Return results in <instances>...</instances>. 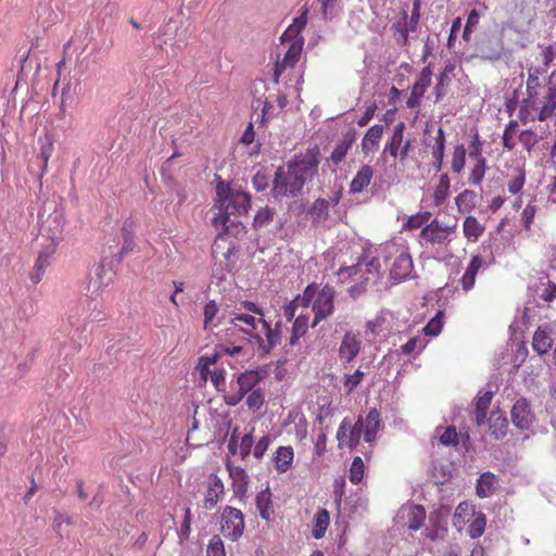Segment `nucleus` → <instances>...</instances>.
I'll list each match as a JSON object with an SVG mask.
<instances>
[{
    "label": "nucleus",
    "mask_w": 556,
    "mask_h": 556,
    "mask_svg": "<svg viewBox=\"0 0 556 556\" xmlns=\"http://www.w3.org/2000/svg\"><path fill=\"white\" fill-rule=\"evenodd\" d=\"M495 482V476L492 472H483L480 478L478 479L476 492L477 495L481 498L488 497L492 490Z\"/></svg>",
    "instance_id": "4c0bfd02"
},
{
    "label": "nucleus",
    "mask_w": 556,
    "mask_h": 556,
    "mask_svg": "<svg viewBox=\"0 0 556 556\" xmlns=\"http://www.w3.org/2000/svg\"><path fill=\"white\" fill-rule=\"evenodd\" d=\"M223 492L224 484L222 480L217 476H211L208 479V489L205 494L204 508L208 510L213 509Z\"/></svg>",
    "instance_id": "b1692460"
},
{
    "label": "nucleus",
    "mask_w": 556,
    "mask_h": 556,
    "mask_svg": "<svg viewBox=\"0 0 556 556\" xmlns=\"http://www.w3.org/2000/svg\"><path fill=\"white\" fill-rule=\"evenodd\" d=\"M318 163L315 154L307 153L301 160L290 162L286 169L279 167L274 179L273 195L279 199L300 194L304 185L316 175Z\"/></svg>",
    "instance_id": "f257e3e1"
},
{
    "label": "nucleus",
    "mask_w": 556,
    "mask_h": 556,
    "mask_svg": "<svg viewBox=\"0 0 556 556\" xmlns=\"http://www.w3.org/2000/svg\"><path fill=\"white\" fill-rule=\"evenodd\" d=\"M445 151V136L442 128H439L438 136L435 138V144L432 148V155L435 160L434 167L439 172L443 165V157Z\"/></svg>",
    "instance_id": "c9c22d12"
},
{
    "label": "nucleus",
    "mask_w": 556,
    "mask_h": 556,
    "mask_svg": "<svg viewBox=\"0 0 556 556\" xmlns=\"http://www.w3.org/2000/svg\"><path fill=\"white\" fill-rule=\"evenodd\" d=\"M476 193L471 190H465L456 199V205L459 212L467 213L475 207Z\"/></svg>",
    "instance_id": "58836bf2"
},
{
    "label": "nucleus",
    "mask_w": 556,
    "mask_h": 556,
    "mask_svg": "<svg viewBox=\"0 0 556 556\" xmlns=\"http://www.w3.org/2000/svg\"><path fill=\"white\" fill-rule=\"evenodd\" d=\"M243 530L244 517L241 510L226 506L222 514L223 534L232 541H237L243 534Z\"/></svg>",
    "instance_id": "6e6552de"
},
{
    "label": "nucleus",
    "mask_w": 556,
    "mask_h": 556,
    "mask_svg": "<svg viewBox=\"0 0 556 556\" xmlns=\"http://www.w3.org/2000/svg\"><path fill=\"white\" fill-rule=\"evenodd\" d=\"M270 492L268 490L262 491L256 496V507L260 511V516L265 519L269 520L270 517Z\"/></svg>",
    "instance_id": "a19ab883"
},
{
    "label": "nucleus",
    "mask_w": 556,
    "mask_h": 556,
    "mask_svg": "<svg viewBox=\"0 0 556 556\" xmlns=\"http://www.w3.org/2000/svg\"><path fill=\"white\" fill-rule=\"evenodd\" d=\"M426 519V510L420 505H415L409 507L408 509V529L412 531L419 530L425 522Z\"/></svg>",
    "instance_id": "f704fd0d"
},
{
    "label": "nucleus",
    "mask_w": 556,
    "mask_h": 556,
    "mask_svg": "<svg viewBox=\"0 0 556 556\" xmlns=\"http://www.w3.org/2000/svg\"><path fill=\"white\" fill-rule=\"evenodd\" d=\"M328 211L329 202L325 199H317L311 207V215L314 222H321L327 218Z\"/></svg>",
    "instance_id": "c03bdc74"
},
{
    "label": "nucleus",
    "mask_w": 556,
    "mask_h": 556,
    "mask_svg": "<svg viewBox=\"0 0 556 556\" xmlns=\"http://www.w3.org/2000/svg\"><path fill=\"white\" fill-rule=\"evenodd\" d=\"M61 14V8L59 0H41L38 9V18L42 21V24L51 25L55 23Z\"/></svg>",
    "instance_id": "6ab92c4d"
},
{
    "label": "nucleus",
    "mask_w": 556,
    "mask_h": 556,
    "mask_svg": "<svg viewBox=\"0 0 556 556\" xmlns=\"http://www.w3.org/2000/svg\"><path fill=\"white\" fill-rule=\"evenodd\" d=\"M448 190H450V179H448L447 174H443L440 177V181L434 190L433 197H434L435 205H441L444 203V201L446 200V198L448 195Z\"/></svg>",
    "instance_id": "79ce46f5"
},
{
    "label": "nucleus",
    "mask_w": 556,
    "mask_h": 556,
    "mask_svg": "<svg viewBox=\"0 0 556 556\" xmlns=\"http://www.w3.org/2000/svg\"><path fill=\"white\" fill-rule=\"evenodd\" d=\"M476 164L472 167L468 181L471 185H480V182L483 180V177L485 175L486 169V161L485 159H479L475 160Z\"/></svg>",
    "instance_id": "de8ad7c7"
},
{
    "label": "nucleus",
    "mask_w": 556,
    "mask_h": 556,
    "mask_svg": "<svg viewBox=\"0 0 556 556\" xmlns=\"http://www.w3.org/2000/svg\"><path fill=\"white\" fill-rule=\"evenodd\" d=\"M114 275L112 267L100 263L87 283V295L93 300L101 296L112 286Z\"/></svg>",
    "instance_id": "0eeeda50"
},
{
    "label": "nucleus",
    "mask_w": 556,
    "mask_h": 556,
    "mask_svg": "<svg viewBox=\"0 0 556 556\" xmlns=\"http://www.w3.org/2000/svg\"><path fill=\"white\" fill-rule=\"evenodd\" d=\"M261 328L257 334H254V342L257 344L258 353L266 355L270 353L281 341L280 327L281 323L278 321L275 328H271L264 318H258Z\"/></svg>",
    "instance_id": "39448f33"
},
{
    "label": "nucleus",
    "mask_w": 556,
    "mask_h": 556,
    "mask_svg": "<svg viewBox=\"0 0 556 556\" xmlns=\"http://www.w3.org/2000/svg\"><path fill=\"white\" fill-rule=\"evenodd\" d=\"M477 49L481 54V58L484 60H498L502 56L503 53V45L501 40H494L492 42L491 40L481 39L477 43Z\"/></svg>",
    "instance_id": "a878e982"
},
{
    "label": "nucleus",
    "mask_w": 556,
    "mask_h": 556,
    "mask_svg": "<svg viewBox=\"0 0 556 556\" xmlns=\"http://www.w3.org/2000/svg\"><path fill=\"white\" fill-rule=\"evenodd\" d=\"M493 393L491 391L479 395L475 403V418L478 426H482L486 421V414L490 407Z\"/></svg>",
    "instance_id": "c85d7f7f"
},
{
    "label": "nucleus",
    "mask_w": 556,
    "mask_h": 556,
    "mask_svg": "<svg viewBox=\"0 0 556 556\" xmlns=\"http://www.w3.org/2000/svg\"><path fill=\"white\" fill-rule=\"evenodd\" d=\"M253 446V437L251 433L245 434L241 438V441L238 446V453L241 455L242 458H245Z\"/></svg>",
    "instance_id": "774afa93"
},
{
    "label": "nucleus",
    "mask_w": 556,
    "mask_h": 556,
    "mask_svg": "<svg viewBox=\"0 0 556 556\" xmlns=\"http://www.w3.org/2000/svg\"><path fill=\"white\" fill-rule=\"evenodd\" d=\"M510 418L515 427L520 430H528L534 421L530 404L526 399L518 400L511 407Z\"/></svg>",
    "instance_id": "9d476101"
},
{
    "label": "nucleus",
    "mask_w": 556,
    "mask_h": 556,
    "mask_svg": "<svg viewBox=\"0 0 556 556\" xmlns=\"http://www.w3.org/2000/svg\"><path fill=\"white\" fill-rule=\"evenodd\" d=\"M229 475L233 480V483L237 486L236 492H244L245 485L248 484V476L241 467H231L228 466Z\"/></svg>",
    "instance_id": "49530a36"
},
{
    "label": "nucleus",
    "mask_w": 556,
    "mask_h": 556,
    "mask_svg": "<svg viewBox=\"0 0 556 556\" xmlns=\"http://www.w3.org/2000/svg\"><path fill=\"white\" fill-rule=\"evenodd\" d=\"M364 475V463L359 456H356L350 468V481L354 484H357L363 479Z\"/></svg>",
    "instance_id": "3c124183"
},
{
    "label": "nucleus",
    "mask_w": 556,
    "mask_h": 556,
    "mask_svg": "<svg viewBox=\"0 0 556 556\" xmlns=\"http://www.w3.org/2000/svg\"><path fill=\"white\" fill-rule=\"evenodd\" d=\"M28 316L21 308H13L7 312L2 323L4 334L14 337L18 331L24 330Z\"/></svg>",
    "instance_id": "ddd939ff"
},
{
    "label": "nucleus",
    "mask_w": 556,
    "mask_h": 556,
    "mask_svg": "<svg viewBox=\"0 0 556 556\" xmlns=\"http://www.w3.org/2000/svg\"><path fill=\"white\" fill-rule=\"evenodd\" d=\"M216 193L219 212L233 214V216H241L248 213L251 205V197L249 193L230 188L223 181L217 185Z\"/></svg>",
    "instance_id": "f03ea898"
},
{
    "label": "nucleus",
    "mask_w": 556,
    "mask_h": 556,
    "mask_svg": "<svg viewBox=\"0 0 556 556\" xmlns=\"http://www.w3.org/2000/svg\"><path fill=\"white\" fill-rule=\"evenodd\" d=\"M276 469L279 472H286L293 462V448L291 446H280L275 455Z\"/></svg>",
    "instance_id": "2f4dec72"
},
{
    "label": "nucleus",
    "mask_w": 556,
    "mask_h": 556,
    "mask_svg": "<svg viewBox=\"0 0 556 556\" xmlns=\"http://www.w3.org/2000/svg\"><path fill=\"white\" fill-rule=\"evenodd\" d=\"M443 313L439 312L424 328V332L427 336H438L441 332L443 321Z\"/></svg>",
    "instance_id": "5fc2aeb1"
},
{
    "label": "nucleus",
    "mask_w": 556,
    "mask_h": 556,
    "mask_svg": "<svg viewBox=\"0 0 556 556\" xmlns=\"http://www.w3.org/2000/svg\"><path fill=\"white\" fill-rule=\"evenodd\" d=\"M207 556H226L225 547L222 539L218 535H214L206 549Z\"/></svg>",
    "instance_id": "13d9d810"
},
{
    "label": "nucleus",
    "mask_w": 556,
    "mask_h": 556,
    "mask_svg": "<svg viewBox=\"0 0 556 556\" xmlns=\"http://www.w3.org/2000/svg\"><path fill=\"white\" fill-rule=\"evenodd\" d=\"M381 418L380 413L372 408L367 414L365 420H362V428L364 432V440L368 443L372 442L380 429Z\"/></svg>",
    "instance_id": "aec40b11"
},
{
    "label": "nucleus",
    "mask_w": 556,
    "mask_h": 556,
    "mask_svg": "<svg viewBox=\"0 0 556 556\" xmlns=\"http://www.w3.org/2000/svg\"><path fill=\"white\" fill-rule=\"evenodd\" d=\"M207 375H210L211 381L213 386L216 388V390L219 392H224L225 394V371L223 369L215 368L213 370H210Z\"/></svg>",
    "instance_id": "680f3d73"
},
{
    "label": "nucleus",
    "mask_w": 556,
    "mask_h": 556,
    "mask_svg": "<svg viewBox=\"0 0 556 556\" xmlns=\"http://www.w3.org/2000/svg\"><path fill=\"white\" fill-rule=\"evenodd\" d=\"M334 298L336 291L329 285L317 290L312 304V311L314 312L312 327H315L319 321L332 315L334 311Z\"/></svg>",
    "instance_id": "20e7f679"
},
{
    "label": "nucleus",
    "mask_w": 556,
    "mask_h": 556,
    "mask_svg": "<svg viewBox=\"0 0 556 556\" xmlns=\"http://www.w3.org/2000/svg\"><path fill=\"white\" fill-rule=\"evenodd\" d=\"M286 42H289L290 46H289L288 51L286 52L282 61L276 63V68H275V74H274L276 81L278 80V77L285 71L286 67H288V66L293 67L296 64V62L300 59L302 49H303L304 39L303 38L287 39Z\"/></svg>",
    "instance_id": "f8f14e48"
},
{
    "label": "nucleus",
    "mask_w": 556,
    "mask_h": 556,
    "mask_svg": "<svg viewBox=\"0 0 556 556\" xmlns=\"http://www.w3.org/2000/svg\"><path fill=\"white\" fill-rule=\"evenodd\" d=\"M239 216H233V214H225L218 211V215L214 217L215 226H223V229L226 235H230L233 237H239L245 233V227L243 224L238 220Z\"/></svg>",
    "instance_id": "2eb2a0df"
},
{
    "label": "nucleus",
    "mask_w": 556,
    "mask_h": 556,
    "mask_svg": "<svg viewBox=\"0 0 556 556\" xmlns=\"http://www.w3.org/2000/svg\"><path fill=\"white\" fill-rule=\"evenodd\" d=\"M330 522V515L328 510L320 509L316 513L313 521L312 534L315 539L319 540L325 535V532Z\"/></svg>",
    "instance_id": "72a5a7b5"
},
{
    "label": "nucleus",
    "mask_w": 556,
    "mask_h": 556,
    "mask_svg": "<svg viewBox=\"0 0 556 556\" xmlns=\"http://www.w3.org/2000/svg\"><path fill=\"white\" fill-rule=\"evenodd\" d=\"M515 175L510 177L507 189L511 194H517L523 188L526 181V173L522 168L517 167L514 169Z\"/></svg>",
    "instance_id": "37998d69"
},
{
    "label": "nucleus",
    "mask_w": 556,
    "mask_h": 556,
    "mask_svg": "<svg viewBox=\"0 0 556 556\" xmlns=\"http://www.w3.org/2000/svg\"><path fill=\"white\" fill-rule=\"evenodd\" d=\"M468 155L470 159H473V160L484 159L482 156V142L480 141V137H479L478 132H476L472 137V141L469 146Z\"/></svg>",
    "instance_id": "69168bd1"
},
{
    "label": "nucleus",
    "mask_w": 556,
    "mask_h": 556,
    "mask_svg": "<svg viewBox=\"0 0 556 556\" xmlns=\"http://www.w3.org/2000/svg\"><path fill=\"white\" fill-rule=\"evenodd\" d=\"M556 109V85H551L546 89V93L543 97L541 108L538 106V119L544 122L548 119Z\"/></svg>",
    "instance_id": "4be33fe9"
},
{
    "label": "nucleus",
    "mask_w": 556,
    "mask_h": 556,
    "mask_svg": "<svg viewBox=\"0 0 556 556\" xmlns=\"http://www.w3.org/2000/svg\"><path fill=\"white\" fill-rule=\"evenodd\" d=\"M413 270V260L409 253L402 251L393 261L390 277L401 281L407 278Z\"/></svg>",
    "instance_id": "dca6fc26"
},
{
    "label": "nucleus",
    "mask_w": 556,
    "mask_h": 556,
    "mask_svg": "<svg viewBox=\"0 0 556 556\" xmlns=\"http://www.w3.org/2000/svg\"><path fill=\"white\" fill-rule=\"evenodd\" d=\"M53 151V143L50 136L46 135L41 139V149H40V157L43 162L42 170H46L48 161L50 156L52 155Z\"/></svg>",
    "instance_id": "4d7b16f0"
},
{
    "label": "nucleus",
    "mask_w": 556,
    "mask_h": 556,
    "mask_svg": "<svg viewBox=\"0 0 556 556\" xmlns=\"http://www.w3.org/2000/svg\"><path fill=\"white\" fill-rule=\"evenodd\" d=\"M229 323L233 328L249 334L252 340L254 339V334H257L261 328L258 317L249 313L232 312Z\"/></svg>",
    "instance_id": "9b49d317"
},
{
    "label": "nucleus",
    "mask_w": 556,
    "mask_h": 556,
    "mask_svg": "<svg viewBox=\"0 0 556 556\" xmlns=\"http://www.w3.org/2000/svg\"><path fill=\"white\" fill-rule=\"evenodd\" d=\"M264 374L261 370H247L237 376L236 381H231V391L223 395L224 402L228 406H236L243 397L251 392L262 380Z\"/></svg>",
    "instance_id": "7ed1b4c3"
},
{
    "label": "nucleus",
    "mask_w": 556,
    "mask_h": 556,
    "mask_svg": "<svg viewBox=\"0 0 556 556\" xmlns=\"http://www.w3.org/2000/svg\"><path fill=\"white\" fill-rule=\"evenodd\" d=\"M276 210L273 207L265 206L261 208L254 217V228L260 230L266 228L270 223L276 222L277 230H281L285 222L281 218L276 219Z\"/></svg>",
    "instance_id": "412c9836"
},
{
    "label": "nucleus",
    "mask_w": 556,
    "mask_h": 556,
    "mask_svg": "<svg viewBox=\"0 0 556 556\" xmlns=\"http://www.w3.org/2000/svg\"><path fill=\"white\" fill-rule=\"evenodd\" d=\"M359 349L361 341L356 338L355 334L346 332L339 348L340 358L350 363L357 356Z\"/></svg>",
    "instance_id": "a211bd4d"
},
{
    "label": "nucleus",
    "mask_w": 556,
    "mask_h": 556,
    "mask_svg": "<svg viewBox=\"0 0 556 556\" xmlns=\"http://www.w3.org/2000/svg\"><path fill=\"white\" fill-rule=\"evenodd\" d=\"M383 134L382 125H374L371 126L367 132L365 134L362 140V150L365 154L372 153L375 149L378 147V143Z\"/></svg>",
    "instance_id": "bb28decb"
},
{
    "label": "nucleus",
    "mask_w": 556,
    "mask_h": 556,
    "mask_svg": "<svg viewBox=\"0 0 556 556\" xmlns=\"http://www.w3.org/2000/svg\"><path fill=\"white\" fill-rule=\"evenodd\" d=\"M480 18V13L477 10H472L468 17L464 28L463 38L465 40H469V36L472 33V29L478 25Z\"/></svg>",
    "instance_id": "052dcab7"
},
{
    "label": "nucleus",
    "mask_w": 556,
    "mask_h": 556,
    "mask_svg": "<svg viewBox=\"0 0 556 556\" xmlns=\"http://www.w3.org/2000/svg\"><path fill=\"white\" fill-rule=\"evenodd\" d=\"M317 290L318 285L313 282L305 288L302 295H298L293 301L298 306L308 307L311 303L313 304Z\"/></svg>",
    "instance_id": "a18cd8bd"
},
{
    "label": "nucleus",
    "mask_w": 556,
    "mask_h": 556,
    "mask_svg": "<svg viewBox=\"0 0 556 556\" xmlns=\"http://www.w3.org/2000/svg\"><path fill=\"white\" fill-rule=\"evenodd\" d=\"M430 73H426V70H424L420 79L413 87L414 94L422 96L425 90L430 86Z\"/></svg>",
    "instance_id": "e2e57ef3"
},
{
    "label": "nucleus",
    "mask_w": 556,
    "mask_h": 556,
    "mask_svg": "<svg viewBox=\"0 0 556 556\" xmlns=\"http://www.w3.org/2000/svg\"><path fill=\"white\" fill-rule=\"evenodd\" d=\"M552 345H553V339L551 338L548 332L539 328L534 332L533 340H532V346H533L534 351H536L538 354H540V355H544L549 351Z\"/></svg>",
    "instance_id": "473e14b6"
},
{
    "label": "nucleus",
    "mask_w": 556,
    "mask_h": 556,
    "mask_svg": "<svg viewBox=\"0 0 556 556\" xmlns=\"http://www.w3.org/2000/svg\"><path fill=\"white\" fill-rule=\"evenodd\" d=\"M517 126H518V124L516 121H510L507 124V126L504 130L503 137H502L504 148H506L509 151H511L516 146L514 135H515Z\"/></svg>",
    "instance_id": "603ef678"
},
{
    "label": "nucleus",
    "mask_w": 556,
    "mask_h": 556,
    "mask_svg": "<svg viewBox=\"0 0 556 556\" xmlns=\"http://www.w3.org/2000/svg\"><path fill=\"white\" fill-rule=\"evenodd\" d=\"M265 402V395L262 389L254 388L248 395L247 405L252 410H258Z\"/></svg>",
    "instance_id": "09e8293b"
},
{
    "label": "nucleus",
    "mask_w": 556,
    "mask_h": 556,
    "mask_svg": "<svg viewBox=\"0 0 556 556\" xmlns=\"http://www.w3.org/2000/svg\"><path fill=\"white\" fill-rule=\"evenodd\" d=\"M405 124L403 122L397 123L393 129V135L390 141L387 143L384 151H388L391 156L397 157L401 146L403 143Z\"/></svg>",
    "instance_id": "7c9ffc66"
},
{
    "label": "nucleus",
    "mask_w": 556,
    "mask_h": 556,
    "mask_svg": "<svg viewBox=\"0 0 556 556\" xmlns=\"http://www.w3.org/2000/svg\"><path fill=\"white\" fill-rule=\"evenodd\" d=\"M40 233L51 244L58 245L63 239L64 217L61 211L54 210L46 218L41 214Z\"/></svg>",
    "instance_id": "1a4fd4ad"
},
{
    "label": "nucleus",
    "mask_w": 556,
    "mask_h": 556,
    "mask_svg": "<svg viewBox=\"0 0 556 556\" xmlns=\"http://www.w3.org/2000/svg\"><path fill=\"white\" fill-rule=\"evenodd\" d=\"M56 247L54 244H47L42 248V250L39 252L36 264L33 268V271L30 273V280L34 283H38L46 271V269L50 266L53 255L56 251Z\"/></svg>",
    "instance_id": "4468645a"
},
{
    "label": "nucleus",
    "mask_w": 556,
    "mask_h": 556,
    "mask_svg": "<svg viewBox=\"0 0 556 556\" xmlns=\"http://www.w3.org/2000/svg\"><path fill=\"white\" fill-rule=\"evenodd\" d=\"M374 176V168L370 165H363L350 184L351 193H359L369 186Z\"/></svg>",
    "instance_id": "393cba45"
},
{
    "label": "nucleus",
    "mask_w": 556,
    "mask_h": 556,
    "mask_svg": "<svg viewBox=\"0 0 556 556\" xmlns=\"http://www.w3.org/2000/svg\"><path fill=\"white\" fill-rule=\"evenodd\" d=\"M483 265V258L480 255L472 256L464 276L462 277V287L465 291L470 290L475 286L478 270Z\"/></svg>",
    "instance_id": "cd10ccee"
},
{
    "label": "nucleus",
    "mask_w": 556,
    "mask_h": 556,
    "mask_svg": "<svg viewBox=\"0 0 556 556\" xmlns=\"http://www.w3.org/2000/svg\"><path fill=\"white\" fill-rule=\"evenodd\" d=\"M307 10H305L299 17L293 20V23L286 29V31L281 35L280 41L285 43L287 39H298L303 38L301 36V31L304 29L307 20H306Z\"/></svg>",
    "instance_id": "c756f323"
},
{
    "label": "nucleus",
    "mask_w": 556,
    "mask_h": 556,
    "mask_svg": "<svg viewBox=\"0 0 556 556\" xmlns=\"http://www.w3.org/2000/svg\"><path fill=\"white\" fill-rule=\"evenodd\" d=\"M364 434L363 428H362V419L359 418L357 422L352 428L346 444L350 447L356 446L359 443L361 437Z\"/></svg>",
    "instance_id": "0e129e2a"
},
{
    "label": "nucleus",
    "mask_w": 556,
    "mask_h": 556,
    "mask_svg": "<svg viewBox=\"0 0 556 556\" xmlns=\"http://www.w3.org/2000/svg\"><path fill=\"white\" fill-rule=\"evenodd\" d=\"M484 227L473 216H468L464 222V235L470 241H477L483 233Z\"/></svg>",
    "instance_id": "e433bc0d"
},
{
    "label": "nucleus",
    "mask_w": 556,
    "mask_h": 556,
    "mask_svg": "<svg viewBox=\"0 0 556 556\" xmlns=\"http://www.w3.org/2000/svg\"><path fill=\"white\" fill-rule=\"evenodd\" d=\"M536 211H538L536 206L532 205V204H528L523 208L522 214H521V220L527 230H529L531 228V225L533 223Z\"/></svg>",
    "instance_id": "338daca9"
},
{
    "label": "nucleus",
    "mask_w": 556,
    "mask_h": 556,
    "mask_svg": "<svg viewBox=\"0 0 556 556\" xmlns=\"http://www.w3.org/2000/svg\"><path fill=\"white\" fill-rule=\"evenodd\" d=\"M356 140V130L350 129L348 132L343 135L342 140L336 146L334 150L330 155V160L334 164H339L345 157L348 151L351 149L353 143Z\"/></svg>",
    "instance_id": "5701e85b"
},
{
    "label": "nucleus",
    "mask_w": 556,
    "mask_h": 556,
    "mask_svg": "<svg viewBox=\"0 0 556 556\" xmlns=\"http://www.w3.org/2000/svg\"><path fill=\"white\" fill-rule=\"evenodd\" d=\"M439 441L441 444L445 446H455L458 444V433L456 432L455 427L450 426L443 430V432L439 437Z\"/></svg>",
    "instance_id": "864d4df0"
},
{
    "label": "nucleus",
    "mask_w": 556,
    "mask_h": 556,
    "mask_svg": "<svg viewBox=\"0 0 556 556\" xmlns=\"http://www.w3.org/2000/svg\"><path fill=\"white\" fill-rule=\"evenodd\" d=\"M219 308L215 301H210L204 306L203 315H204V329H211L216 327L220 323V318L215 320Z\"/></svg>",
    "instance_id": "ea45409f"
},
{
    "label": "nucleus",
    "mask_w": 556,
    "mask_h": 556,
    "mask_svg": "<svg viewBox=\"0 0 556 556\" xmlns=\"http://www.w3.org/2000/svg\"><path fill=\"white\" fill-rule=\"evenodd\" d=\"M456 228V224H453L451 226H442L438 219H433L429 224H427L419 233L421 244H447L451 241L448 239L450 235L455 232Z\"/></svg>",
    "instance_id": "423d86ee"
},
{
    "label": "nucleus",
    "mask_w": 556,
    "mask_h": 556,
    "mask_svg": "<svg viewBox=\"0 0 556 556\" xmlns=\"http://www.w3.org/2000/svg\"><path fill=\"white\" fill-rule=\"evenodd\" d=\"M365 374L361 369L355 370L353 374H346L344 376V387L346 388L348 394L354 391L356 387L362 382Z\"/></svg>",
    "instance_id": "6e6d98bb"
},
{
    "label": "nucleus",
    "mask_w": 556,
    "mask_h": 556,
    "mask_svg": "<svg viewBox=\"0 0 556 556\" xmlns=\"http://www.w3.org/2000/svg\"><path fill=\"white\" fill-rule=\"evenodd\" d=\"M541 73L539 67H531L528 71L527 98L523 100V104L533 110L538 109L536 98L539 94L538 88L541 86L539 79Z\"/></svg>",
    "instance_id": "f3484780"
},
{
    "label": "nucleus",
    "mask_w": 556,
    "mask_h": 556,
    "mask_svg": "<svg viewBox=\"0 0 556 556\" xmlns=\"http://www.w3.org/2000/svg\"><path fill=\"white\" fill-rule=\"evenodd\" d=\"M507 426V419L498 416L490 426L491 435L496 440L502 439L506 434Z\"/></svg>",
    "instance_id": "bf43d9fd"
},
{
    "label": "nucleus",
    "mask_w": 556,
    "mask_h": 556,
    "mask_svg": "<svg viewBox=\"0 0 556 556\" xmlns=\"http://www.w3.org/2000/svg\"><path fill=\"white\" fill-rule=\"evenodd\" d=\"M466 163V149L463 144L457 146L453 153L452 169L455 173H460Z\"/></svg>",
    "instance_id": "8fccbe9b"
}]
</instances>
